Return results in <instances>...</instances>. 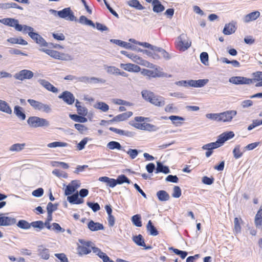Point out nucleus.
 I'll use <instances>...</instances> for the list:
<instances>
[{
  "instance_id": "nucleus-1",
  "label": "nucleus",
  "mask_w": 262,
  "mask_h": 262,
  "mask_svg": "<svg viewBox=\"0 0 262 262\" xmlns=\"http://www.w3.org/2000/svg\"><path fill=\"white\" fill-rule=\"evenodd\" d=\"M234 136V134L233 132H225L219 136L217 140L215 142L203 145L202 149L204 150H212L213 149L221 146L225 141L232 138Z\"/></svg>"
},
{
  "instance_id": "nucleus-2",
  "label": "nucleus",
  "mask_w": 262,
  "mask_h": 262,
  "mask_svg": "<svg viewBox=\"0 0 262 262\" xmlns=\"http://www.w3.org/2000/svg\"><path fill=\"white\" fill-rule=\"evenodd\" d=\"M27 123L31 127L33 128L48 127L50 125L49 122L47 119L37 116L29 117Z\"/></svg>"
},
{
  "instance_id": "nucleus-3",
  "label": "nucleus",
  "mask_w": 262,
  "mask_h": 262,
  "mask_svg": "<svg viewBox=\"0 0 262 262\" xmlns=\"http://www.w3.org/2000/svg\"><path fill=\"white\" fill-rule=\"evenodd\" d=\"M31 107L35 111L49 113L52 111L50 105L43 103L34 99H29L27 100Z\"/></svg>"
},
{
  "instance_id": "nucleus-4",
  "label": "nucleus",
  "mask_w": 262,
  "mask_h": 262,
  "mask_svg": "<svg viewBox=\"0 0 262 262\" xmlns=\"http://www.w3.org/2000/svg\"><path fill=\"white\" fill-rule=\"evenodd\" d=\"M154 71H151L147 69H143L141 71V74L144 76L148 77L156 78V77H171V75H168L162 71V69L159 67H156Z\"/></svg>"
},
{
  "instance_id": "nucleus-5",
  "label": "nucleus",
  "mask_w": 262,
  "mask_h": 262,
  "mask_svg": "<svg viewBox=\"0 0 262 262\" xmlns=\"http://www.w3.org/2000/svg\"><path fill=\"white\" fill-rule=\"evenodd\" d=\"M191 41L185 34H182L178 38L177 48L180 51H184L191 46Z\"/></svg>"
},
{
  "instance_id": "nucleus-6",
  "label": "nucleus",
  "mask_w": 262,
  "mask_h": 262,
  "mask_svg": "<svg viewBox=\"0 0 262 262\" xmlns=\"http://www.w3.org/2000/svg\"><path fill=\"white\" fill-rule=\"evenodd\" d=\"M16 223V219L9 213H0V226H10Z\"/></svg>"
},
{
  "instance_id": "nucleus-7",
  "label": "nucleus",
  "mask_w": 262,
  "mask_h": 262,
  "mask_svg": "<svg viewBox=\"0 0 262 262\" xmlns=\"http://www.w3.org/2000/svg\"><path fill=\"white\" fill-rule=\"evenodd\" d=\"M59 17L69 21H78V19L75 16L73 12L70 7L64 8L62 10L59 11Z\"/></svg>"
},
{
  "instance_id": "nucleus-8",
  "label": "nucleus",
  "mask_w": 262,
  "mask_h": 262,
  "mask_svg": "<svg viewBox=\"0 0 262 262\" xmlns=\"http://www.w3.org/2000/svg\"><path fill=\"white\" fill-rule=\"evenodd\" d=\"M229 81L236 85L250 84L253 83L252 79L243 76H233L229 78Z\"/></svg>"
},
{
  "instance_id": "nucleus-9",
  "label": "nucleus",
  "mask_w": 262,
  "mask_h": 262,
  "mask_svg": "<svg viewBox=\"0 0 262 262\" xmlns=\"http://www.w3.org/2000/svg\"><path fill=\"white\" fill-rule=\"evenodd\" d=\"M33 76L34 73L32 71L25 69L15 73L14 75V77L15 79L23 81L25 79H30Z\"/></svg>"
},
{
  "instance_id": "nucleus-10",
  "label": "nucleus",
  "mask_w": 262,
  "mask_h": 262,
  "mask_svg": "<svg viewBox=\"0 0 262 262\" xmlns=\"http://www.w3.org/2000/svg\"><path fill=\"white\" fill-rule=\"evenodd\" d=\"M237 114L236 111L229 110L222 113H220V122H229Z\"/></svg>"
},
{
  "instance_id": "nucleus-11",
  "label": "nucleus",
  "mask_w": 262,
  "mask_h": 262,
  "mask_svg": "<svg viewBox=\"0 0 262 262\" xmlns=\"http://www.w3.org/2000/svg\"><path fill=\"white\" fill-rule=\"evenodd\" d=\"M0 23L9 27H14L16 30H21L20 25L19 24L17 19L12 18H5L0 19Z\"/></svg>"
},
{
  "instance_id": "nucleus-12",
  "label": "nucleus",
  "mask_w": 262,
  "mask_h": 262,
  "mask_svg": "<svg viewBox=\"0 0 262 262\" xmlns=\"http://www.w3.org/2000/svg\"><path fill=\"white\" fill-rule=\"evenodd\" d=\"M58 98L62 99L63 101L68 104H72L75 101V97L70 92L66 91L58 96Z\"/></svg>"
},
{
  "instance_id": "nucleus-13",
  "label": "nucleus",
  "mask_w": 262,
  "mask_h": 262,
  "mask_svg": "<svg viewBox=\"0 0 262 262\" xmlns=\"http://www.w3.org/2000/svg\"><path fill=\"white\" fill-rule=\"evenodd\" d=\"M38 82L42 86L49 91L54 93H56L58 92L57 88L45 79H40L38 80Z\"/></svg>"
},
{
  "instance_id": "nucleus-14",
  "label": "nucleus",
  "mask_w": 262,
  "mask_h": 262,
  "mask_svg": "<svg viewBox=\"0 0 262 262\" xmlns=\"http://www.w3.org/2000/svg\"><path fill=\"white\" fill-rule=\"evenodd\" d=\"M30 37L37 43L42 47L47 46V42L39 34L35 32H30Z\"/></svg>"
},
{
  "instance_id": "nucleus-15",
  "label": "nucleus",
  "mask_w": 262,
  "mask_h": 262,
  "mask_svg": "<svg viewBox=\"0 0 262 262\" xmlns=\"http://www.w3.org/2000/svg\"><path fill=\"white\" fill-rule=\"evenodd\" d=\"M260 12L255 11L246 15L243 18V21L248 23L257 19L260 16Z\"/></svg>"
},
{
  "instance_id": "nucleus-16",
  "label": "nucleus",
  "mask_w": 262,
  "mask_h": 262,
  "mask_svg": "<svg viewBox=\"0 0 262 262\" xmlns=\"http://www.w3.org/2000/svg\"><path fill=\"white\" fill-rule=\"evenodd\" d=\"M133 241L138 246L143 247L145 249H151L152 248L151 246H146L143 236L141 234L134 236L133 237Z\"/></svg>"
},
{
  "instance_id": "nucleus-17",
  "label": "nucleus",
  "mask_w": 262,
  "mask_h": 262,
  "mask_svg": "<svg viewBox=\"0 0 262 262\" xmlns=\"http://www.w3.org/2000/svg\"><path fill=\"white\" fill-rule=\"evenodd\" d=\"M88 228L92 231H97L104 229L103 225L98 222H94L93 221H90L88 224Z\"/></svg>"
},
{
  "instance_id": "nucleus-18",
  "label": "nucleus",
  "mask_w": 262,
  "mask_h": 262,
  "mask_svg": "<svg viewBox=\"0 0 262 262\" xmlns=\"http://www.w3.org/2000/svg\"><path fill=\"white\" fill-rule=\"evenodd\" d=\"M133 115L132 112H127L117 115L112 120V121L120 122L127 119Z\"/></svg>"
},
{
  "instance_id": "nucleus-19",
  "label": "nucleus",
  "mask_w": 262,
  "mask_h": 262,
  "mask_svg": "<svg viewBox=\"0 0 262 262\" xmlns=\"http://www.w3.org/2000/svg\"><path fill=\"white\" fill-rule=\"evenodd\" d=\"M149 102L155 106L161 107L165 105V99L161 96L154 95Z\"/></svg>"
},
{
  "instance_id": "nucleus-20",
  "label": "nucleus",
  "mask_w": 262,
  "mask_h": 262,
  "mask_svg": "<svg viewBox=\"0 0 262 262\" xmlns=\"http://www.w3.org/2000/svg\"><path fill=\"white\" fill-rule=\"evenodd\" d=\"M208 82V79L189 80V86L194 88H202L207 84Z\"/></svg>"
},
{
  "instance_id": "nucleus-21",
  "label": "nucleus",
  "mask_w": 262,
  "mask_h": 262,
  "mask_svg": "<svg viewBox=\"0 0 262 262\" xmlns=\"http://www.w3.org/2000/svg\"><path fill=\"white\" fill-rule=\"evenodd\" d=\"M110 130L117 134L129 137H132L135 135V133L134 132L124 130L118 129V128L113 127H110Z\"/></svg>"
},
{
  "instance_id": "nucleus-22",
  "label": "nucleus",
  "mask_w": 262,
  "mask_h": 262,
  "mask_svg": "<svg viewBox=\"0 0 262 262\" xmlns=\"http://www.w3.org/2000/svg\"><path fill=\"white\" fill-rule=\"evenodd\" d=\"M255 226L257 228L261 229L262 224V206H261L257 211L254 219Z\"/></svg>"
},
{
  "instance_id": "nucleus-23",
  "label": "nucleus",
  "mask_w": 262,
  "mask_h": 262,
  "mask_svg": "<svg viewBox=\"0 0 262 262\" xmlns=\"http://www.w3.org/2000/svg\"><path fill=\"white\" fill-rule=\"evenodd\" d=\"M0 111L9 115L12 112V109L7 102L2 99H0Z\"/></svg>"
},
{
  "instance_id": "nucleus-24",
  "label": "nucleus",
  "mask_w": 262,
  "mask_h": 262,
  "mask_svg": "<svg viewBox=\"0 0 262 262\" xmlns=\"http://www.w3.org/2000/svg\"><path fill=\"white\" fill-rule=\"evenodd\" d=\"M236 28L233 23H229L226 24L223 29V32L225 35H230L235 32Z\"/></svg>"
},
{
  "instance_id": "nucleus-25",
  "label": "nucleus",
  "mask_w": 262,
  "mask_h": 262,
  "mask_svg": "<svg viewBox=\"0 0 262 262\" xmlns=\"http://www.w3.org/2000/svg\"><path fill=\"white\" fill-rule=\"evenodd\" d=\"M98 180L100 182L105 183L107 186L111 188H114L116 186L115 179H114L104 176L100 177Z\"/></svg>"
},
{
  "instance_id": "nucleus-26",
  "label": "nucleus",
  "mask_w": 262,
  "mask_h": 262,
  "mask_svg": "<svg viewBox=\"0 0 262 262\" xmlns=\"http://www.w3.org/2000/svg\"><path fill=\"white\" fill-rule=\"evenodd\" d=\"M110 41L115 44L118 45L120 47H124L127 49H134L133 48V46L131 44L121 40L112 39L110 40Z\"/></svg>"
},
{
  "instance_id": "nucleus-27",
  "label": "nucleus",
  "mask_w": 262,
  "mask_h": 262,
  "mask_svg": "<svg viewBox=\"0 0 262 262\" xmlns=\"http://www.w3.org/2000/svg\"><path fill=\"white\" fill-rule=\"evenodd\" d=\"M90 243H87L85 246H80L77 249L78 253L80 255L88 254L91 252V249L89 247Z\"/></svg>"
},
{
  "instance_id": "nucleus-28",
  "label": "nucleus",
  "mask_w": 262,
  "mask_h": 262,
  "mask_svg": "<svg viewBox=\"0 0 262 262\" xmlns=\"http://www.w3.org/2000/svg\"><path fill=\"white\" fill-rule=\"evenodd\" d=\"M153 11L156 13H160L163 11L165 9V7L158 0H153Z\"/></svg>"
},
{
  "instance_id": "nucleus-29",
  "label": "nucleus",
  "mask_w": 262,
  "mask_h": 262,
  "mask_svg": "<svg viewBox=\"0 0 262 262\" xmlns=\"http://www.w3.org/2000/svg\"><path fill=\"white\" fill-rule=\"evenodd\" d=\"M75 106L77 108V111L78 114L83 116H85L87 115V109L85 107L81 105V103L78 100L76 101Z\"/></svg>"
},
{
  "instance_id": "nucleus-30",
  "label": "nucleus",
  "mask_w": 262,
  "mask_h": 262,
  "mask_svg": "<svg viewBox=\"0 0 262 262\" xmlns=\"http://www.w3.org/2000/svg\"><path fill=\"white\" fill-rule=\"evenodd\" d=\"M25 143H15L9 147V151L12 152H20L25 148Z\"/></svg>"
},
{
  "instance_id": "nucleus-31",
  "label": "nucleus",
  "mask_w": 262,
  "mask_h": 262,
  "mask_svg": "<svg viewBox=\"0 0 262 262\" xmlns=\"http://www.w3.org/2000/svg\"><path fill=\"white\" fill-rule=\"evenodd\" d=\"M69 146L70 145L68 143L61 141H55L47 144V147L49 148L66 147Z\"/></svg>"
},
{
  "instance_id": "nucleus-32",
  "label": "nucleus",
  "mask_w": 262,
  "mask_h": 262,
  "mask_svg": "<svg viewBox=\"0 0 262 262\" xmlns=\"http://www.w3.org/2000/svg\"><path fill=\"white\" fill-rule=\"evenodd\" d=\"M14 113L16 116L21 119L24 120L26 119V115L23 111V108L20 106H15L14 108Z\"/></svg>"
},
{
  "instance_id": "nucleus-33",
  "label": "nucleus",
  "mask_w": 262,
  "mask_h": 262,
  "mask_svg": "<svg viewBox=\"0 0 262 262\" xmlns=\"http://www.w3.org/2000/svg\"><path fill=\"white\" fill-rule=\"evenodd\" d=\"M127 4L133 8L137 10H141L144 9V7L140 4L138 0H130L127 2Z\"/></svg>"
},
{
  "instance_id": "nucleus-34",
  "label": "nucleus",
  "mask_w": 262,
  "mask_h": 262,
  "mask_svg": "<svg viewBox=\"0 0 262 262\" xmlns=\"http://www.w3.org/2000/svg\"><path fill=\"white\" fill-rule=\"evenodd\" d=\"M78 22L81 25L91 26L93 28L95 27L94 23L91 20L88 19L84 15H82L79 17Z\"/></svg>"
},
{
  "instance_id": "nucleus-35",
  "label": "nucleus",
  "mask_w": 262,
  "mask_h": 262,
  "mask_svg": "<svg viewBox=\"0 0 262 262\" xmlns=\"http://www.w3.org/2000/svg\"><path fill=\"white\" fill-rule=\"evenodd\" d=\"M106 147L111 150H122L121 144L117 141H111L108 142L106 145ZM123 150L125 151L124 149H123Z\"/></svg>"
},
{
  "instance_id": "nucleus-36",
  "label": "nucleus",
  "mask_w": 262,
  "mask_h": 262,
  "mask_svg": "<svg viewBox=\"0 0 262 262\" xmlns=\"http://www.w3.org/2000/svg\"><path fill=\"white\" fill-rule=\"evenodd\" d=\"M157 196L160 201H168L169 198V195L168 193L164 190H160L157 192Z\"/></svg>"
},
{
  "instance_id": "nucleus-37",
  "label": "nucleus",
  "mask_w": 262,
  "mask_h": 262,
  "mask_svg": "<svg viewBox=\"0 0 262 262\" xmlns=\"http://www.w3.org/2000/svg\"><path fill=\"white\" fill-rule=\"evenodd\" d=\"M39 255L41 257L44 259H48L50 257L49 250L48 249L45 248L42 246L39 247Z\"/></svg>"
},
{
  "instance_id": "nucleus-38",
  "label": "nucleus",
  "mask_w": 262,
  "mask_h": 262,
  "mask_svg": "<svg viewBox=\"0 0 262 262\" xmlns=\"http://www.w3.org/2000/svg\"><path fill=\"white\" fill-rule=\"evenodd\" d=\"M40 51L46 53L48 55L50 56L51 57L55 58L56 59H58V56L59 55V52L50 49H42Z\"/></svg>"
},
{
  "instance_id": "nucleus-39",
  "label": "nucleus",
  "mask_w": 262,
  "mask_h": 262,
  "mask_svg": "<svg viewBox=\"0 0 262 262\" xmlns=\"http://www.w3.org/2000/svg\"><path fill=\"white\" fill-rule=\"evenodd\" d=\"M147 230L149 232L150 234L152 236H156L158 234V232L156 228L154 226L151 221H148L147 224Z\"/></svg>"
},
{
  "instance_id": "nucleus-40",
  "label": "nucleus",
  "mask_w": 262,
  "mask_h": 262,
  "mask_svg": "<svg viewBox=\"0 0 262 262\" xmlns=\"http://www.w3.org/2000/svg\"><path fill=\"white\" fill-rule=\"evenodd\" d=\"M242 222L241 219L234 218V232L235 234L239 233L241 231V223Z\"/></svg>"
},
{
  "instance_id": "nucleus-41",
  "label": "nucleus",
  "mask_w": 262,
  "mask_h": 262,
  "mask_svg": "<svg viewBox=\"0 0 262 262\" xmlns=\"http://www.w3.org/2000/svg\"><path fill=\"white\" fill-rule=\"evenodd\" d=\"M142 97L146 101L150 102L152 100V98L154 96V93L150 91L143 90L141 92Z\"/></svg>"
},
{
  "instance_id": "nucleus-42",
  "label": "nucleus",
  "mask_w": 262,
  "mask_h": 262,
  "mask_svg": "<svg viewBox=\"0 0 262 262\" xmlns=\"http://www.w3.org/2000/svg\"><path fill=\"white\" fill-rule=\"evenodd\" d=\"M244 152V151H242L239 145H236L233 150L234 158L236 159L240 158L243 156Z\"/></svg>"
},
{
  "instance_id": "nucleus-43",
  "label": "nucleus",
  "mask_w": 262,
  "mask_h": 262,
  "mask_svg": "<svg viewBox=\"0 0 262 262\" xmlns=\"http://www.w3.org/2000/svg\"><path fill=\"white\" fill-rule=\"evenodd\" d=\"M156 173L163 172L164 173H168L170 171L168 167L164 166L161 163L158 162L157 163Z\"/></svg>"
},
{
  "instance_id": "nucleus-44",
  "label": "nucleus",
  "mask_w": 262,
  "mask_h": 262,
  "mask_svg": "<svg viewBox=\"0 0 262 262\" xmlns=\"http://www.w3.org/2000/svg\"><path fill=\"white\" fill-rule=\"evenodd\" d=\"M7 41L12 43H17L22 45H26L28 44L27 42L23 39L22 38H14L11 37L7 39Z\"/></svg>"
},
{
  "instance_id": "nucleus-45",
  "label": "nucleus",
  "mask_w": 262,
  "mask_h": 262,
  "mask_svg": "<svg viewBox=\"0 0 262 262\" xmlns=\"http://www.w3.org/2000/svg\"><path fill=\"white\" fill-rule=\"evenodd\" d=\"M141 217L140 214H136L132 217L131 220L133 224L136 227H140L142 226Z\"/></svg>"
},
{
  "instance_id": "nucleus-46",
  "label": "nucleus",
  "mask_w": 262,
  "mask_h": 262,
  "mask_svg": "<svg viewBox=\"0 0 262 262\" xmlns=\"http://www.w3.org/2000/svg\"><path fill=\"white\" fill-rule=\"evenodd\" d=\"M116 185L117 184H122L124 183L130 184V180L124 174L120 175L118 177L117 180H115Z\"/></svg>"
},
{
  "instance_id": "nucleus-47",
  "label": "nucleus",
  "mask_w": 262,
  "mask_h": 262,
  "mask_svg": "<svg viewBox=\"0 0 262 262\" xmlns=\"http://www.w3.org/2000/svg\"><path fill=\"white\" fill-rule=\"evenodd\" d=\"M96 108L101 110L104 112H107L109 109L108 105L104 102H99L96 103L94 105Z\"/></svg>"
},
{
  "instance_id": "nucleus-48",
  "label": "nucleus",
  "mask_w": 262,
  "mask_h": 262,
  "mask_svg": "<svg viewBox=\"0 0 262 262\" xmlns=\"http://www.w3.org/2000/svg\"><path fill=\"white\" fill-rule=\"evenodd\" d=\"M17 226L21 229L27 230L31 228V223L30 224L27 221L21 220L18 221Z\"/></svg>"
},
{
  "instance_id": "nucleus-49",
  "label": "nucleus",
  "mask_w": 262,
  "mask_h": 262,
  "mask_svg": "<svg viewBox=\"0 0 262 262\" xmlns=\"http://www.w3.org/2000/svg\"><path fill=\"white\" fill-rule=\"evenodd\" d=\"M70 117L73 120L77 122L85 123L88 121L87 119L83 116H80L79 115L74 114L70 115Z\"/></svg>"
},
{
  "instance_id": "nucleus-50",
  "label": "nucleus",
  "mask_w": 262,
  "mask_h": 262,
  "mask_svg": "<svg viewBox=\"0 0 262 262\" xmlns=\"http://www.w3.org/2000/svg\"><path fill=\"white\" fill-rule=\"evenodd\" d=\"M205 116L210 120L220 122V113H208L206 114Z\"/></svg>"
},
{
  "instance_id": "nucleus-51",
  "label": "nucleus",
  "mask_w": 262,
  "mask_h": 262,
  "mask_svg": "<svg viewBox=\"0 0 262 262\" xmlns=\"http://www.w3.org/2000/svg\"><path fill=\"white\" fill-rule=\"evenodd\" d=\"M52 173L58 178H63L67 179L68 177L67 173L58 169H54L52 171Z\"/></svg>"
},
{
  "instance_id": "nucleus-52",
  "label": "nucleus",
  "mask_w": 262,
  "mask_h": 262,
  "mask_svg": "<svg viewBox=\"0 0 262 262\" xmlns=\"http://www.w3.org/2000/svg\"><path fill=\"white\" fill-rule=\"evenodd\" d=\"M104 69L108 74L117 75L118 68L114 66H104Z\"/></svg>"
},
{
  "instance_id": "nucleus-53",
  "label": "nucleus",
  "mask_w": 262,
  "mask_h": 262,
  "mask_svg": "<svg viewBox=\"0 0 262 262\" xmlns=\"http://www.w3.org/2000/svg\"><path fill=\"white\" fill-rule=\"evenodd\" d=\"M58 59L64 61H71L73 59V57L69 54L60 52Z\"/></svg>"
},
{
  "instance_id": "nucleus-54",
  "label": "nucleus",
  "mask_w": 262,
  "mask_h": 262,
  "mask_svg": "<svg viewBox=\"0 0 262 262\" xmlns=\"http://www.w3.org/2000/svg\"><path fill=\"white\" fill-rule=\"evenodd\" d=\"M145 124L146 123H137L135 122L134 121H130L129 122V124L131 126L135 127L137 129L143 130H145Z\"/></svg>"
},
{
  "instance_id": "nucleus-55",
  "label": "nucleus",
  "mask_w": 262,
  "mask_h": 262,
  "mask_svg": "<svg viewBox=\"0 0 262 262\" xmlns=\"http://www.w3.org/2000/svg\"><path fill=\"white\" fill-rule=\"evenodd\" d=\"M169 250H172L176 254L179 255L182 259H184L187 255V253L186 251H181L177 249H174L172 247L169 248Z\"/></svg>"
},
{
  "instance_id": "nucleus-56",
  "label": "nucleus",
  "mask_w": 262,
  "mask_h": 262,
  "mask_svg": "<svg viewBox=\"0 0 262 262\" xmlns=\"http://www.w3.org/2000/svg\"><path fill=\"white\" fill-rule=\"evenodd\" d=\"M169 119L172 122V123L176 126H178L179 124L181 123L179 122V121H183L184 119L183 117L178 116H170L169 117Z\"/></svg>"
},
{
  "instance_id": "nucleus-57",
  "label": "nucleus",
  "mask_w": 262,
  "mask_h": 262,
  "mask_svg": "<svg viewBox=\"0 0 262 262\" xmlns=\"http://www.w3.org/2000/svg\"><path fill=\"white\" fill-rule=\"evenodd\" d=\"M21 30H17L18 31H23L24 33H28L29 36H30V34H31L30 32H34V29L30 26H28L27 25H21Z\"/></svg>"
},
{
  "instance_id": "nucleus-58",
  "label": "nucleus",
  "mask_w": 262,
  "mask_h": 262,
  "mask_svg": "<svg viewBox=\"0 0 262 262\" xmlns=\"http://www.w3.org/2000/svg\"><path fill=\"white\" fill-rule=\"evenodd\" d=\"M127 57L137 64L139 63L141 59V57L132 53H129V54L127 55Z\"/></svg>"
},
{
  "instance_id": "nucleus-59",
  "label": "nucleus",
  "mask_w": 262,
  "mask_h": 262,
  "mask_svg": "<svg viewBox=\"0 0 262 262\" xmlns=\"http://www.w3.org/2000/svg\"><path fill=\"white\" fill-rule=\"evenodd\" d=\"M51 164L53 167H58L60 166L64 169H68L69 167L67 163L63 162L53 161L52 162Z\"/></svg>"
},
{
  "instance_id": "nucleus-60",
  "label": "nucleus",
  "mask_w": 262,
  "mask_h": 262,
  "mask_svg": "<svg viewBox=\"0 0 262 262\" xmlns=\"http://www.w3.org/2000/svg\"><path fill=\"white\" fill-rule=\"evenodd\" d=\"M181 195V189L177 186H175L173 189V193L172 196L175 198H179Z\"/></svg>"
},
{
  "instance_id": "nucleus-61",
  "label": "nucleus",
  "mask_w": 262,
  "mask_h": 262,
  "mask_svg": "<svg viewBox=\"0 0 262 262\" xmlns=\"http://www.w3.org/2000/svg\"><path fill=\"white\" fill-rule=\"evenodd\" d=\"M200 60L201 62L205 65L208 64V54L206 52H202L200 54Z\"/></svg>"
},
{
  "instance_id": "nucleus-62",
  "label": "nucleus",
  "mask_w": 262,
  "mask_h": 262,
  "mask_svg": "<svg viewBox=\"0 0 262 262\" xmlns=\"http://www.w3.org/2000/svg\"><path fill=\"white\" fill-rule=\"evenodd\" d=\"M35 228L42 229L44 228V223L41 221L33 222L31 223V227Z\"/></svg>"
},
{
  "instance_id": "nucleus-63",
  "label": "nucleus",
  "mask_w": 262,
  "mask_h": 262,
  "mask_svg": "<svg viewBox=\"0 0 262 262\" xmlns=\"http://www.w3.org/2000/svg\"><path fill=\"white\" fill-rule=\"evenodd\" d=\"M52 230L56 232L63 233L65 231L64 229L61 228L58 223H54L52 224Z\"/></svg>"
},
{
  "instance_id": "nucleus-64",
  "label": "nucleus",
  "mask_w": 262,
  "mask_h": 262,
  "mask_svg": "<svg viewBox=\"0 0 262 262\" xmlns=\"http://www.w3.org/2000/svg\"><path fill=\"white\" fill-rule=\"evenodd\" d=\"M89 139L88 137L83 138L77 145V148L79 150L83 149L87 144Z\"/></svg>"
}]
</instances>
